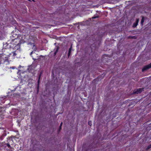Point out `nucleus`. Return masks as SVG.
<instances>
[{"label":"nucleus","instance_id":"1","mask_svg":"<svg viewBox=\"0 0 151 151\" xmlns=\"http://www.w3.org/2000/svg\"><path fill=\"white\" fill-rule=\"evenodd\" d=\"M151 68V63L149 65L144 67L142 70V72L147 70V69Z\"/></svg>","mask_w":151,"mask_h":151},{"label":"nucleus","instance_id":"2","mask_svg":"<svg viewBox=\"0 0 151 151\" xmlns=\"http://www.w3.org/2000/svg\"><path fill=\"white\" fill-rule=\"evenodd\" d=\"M143 88H139L137 89V91L134 92V93L135 94H138L141 93L142 91H143Z\"/></svg>","mask_w":151,"mask_h":151},{"label":"nucleus","instance_id":"3","mask_svg":"<svg viewBox=\"0 0 151 151\" xmlns=\"http://www.w3.org/2000/svg\"><path fill=\"white\" fill-rule=\"evenodd\" d=\"M5 55L4 54H2L0 55V60L1 61V63H3V60H4V59H5Z\"/></svg>","mask_w":151,"mask_h":151},{"label":"nucleus","instance_id":"4","mask_svg":"<svg viewBox=\"0 0 151 151\" xmlns=\"http://www.w3.org/2000/svg\"><path fill=\"white\" fill-rule=\"evenodd\" d=\"M139 22V19H137L136 20V21L135 22H134L133 24V27L134 28L136 27L137 25H138V23Z\"/></svg>","mask_w":151,"mask_h":151},{"label":"nucleus","instance_id":"5","mask_svg":"<svg viewBox=\"0 0 151 151\" xmlns=\"http://www.w3.org/2000/svg\"><path fill=\"white\" fill-rule=\"evenodd\" d=\"M4 60H3V62L2 63H9V59L8 57H6L5 58V59H4Z\"/></svg>","mask_w":151,"mask_h":151},{"label":"nucleus","instance_id":"6","mask_svg":"<svg viewBox=\"0 0 151 151\" xmlns=\"http://www.w3.org/2000/svg\"><path fill=\"white\" fill-rule=\"evenodd\" d=\"M59 49V48L58 47H56L55 48V49L54 50L55 52H54V55H56L57 53V52L58 51Z\"/></svg>","mask_w":151,"mask_h":151},{"label":"nucleus","instance_id":"7","mask_svg":"<svg viewBox=\"0 0 151 151\" xmlns=\"http://www.w3.org/2000/svg\"><path fill=\"white\" fill-rule=\"evenodd\" d=\"M144 21V17L142 16V19H141V24L142 26H143V23Z\"/></svg>","mask_w":151,"mask_h":151},{"label":"nucleus","instance_id":"8","mask_svg":"<svg viewBox=\"0 0 151 151\" xmlns=\"http://www.w3.org/2000/svg\"><path fill=\"white\" fill-rule=\"evenodd\" d=\"M42 73H40V74L39 77V78H38V87H37L38 89V88H39V83H40V80L41 75Z\"/></svg>","mask_w":151,"mask_h":151},{"label":"nucleus","instance_id":"9","mask_svg":"<svg viewBox=\"0 0 151 151\" xmlns=\"http://www.w3.org/2000/svg\"><path fill=\"white\" fill-rule=\"evenodd\" d=\"M71 50H72V47H71L69 49V51H68V57L70 56V55L71 52Z\"/></svg>","mask_w":151,"mask_h":151},{"label":"nucleus","instance_id":"10","mask_svg":"<svg viewBox=\"0 0 151 151\" xmlns=\"http://www.w3.org/2000/svg\"><path fill=\"white\" fill-rule=\"evenodd\" d=\"M63 124V122H61L60 123V126L59 129V130L60 131L61 129V127Z\"/></svg>","mask_w":151,"mask_h":151},{"label":"nucleus","instance_id":"11","mask_svg":"<svg viewBox=\"0 0 151 151\" xmlns=\"http://www.w3.org/2000/svg\"><path fill=\"white\" fill-rule=\"evenodd\" d=\"M23 42H23V40H21L20 42H19V43H18V44H17V45H19V46L22 43H23Z\"/></svg>","mask_w":151,"mask_h":151},{"label":"nucleus","instance_id":"12","mask_svg":"<svg viewBox=\"0 0 151 151\" xmlns=\"http://www.w3.org/2000/svg\"><path fill=\"white\" fill-rule=\"evenodd\" d=\"M99 17V16H94L93 17H92V18L93 19H95L96 18H98Z\"/></svg>","mask_w":151,"mask_h":151},{"label":"nucleus","instance_id":"13","mask_svg":"<svg viewBox=\"0 0 151 151\" xmlns=\"http://www.w3.org/2000/svg\"><path fill=\"white\" fill-rule=\"evenodd\" d=\"M12 53L13 54V55L14 56H15L17 54H16V53H15V51H14L12 52Z\"/></svg>","mask_w":151,"mask_h":151},{"label":"nucleus","instance_id":"14","mask_svg":"<svg viewBox=\"0 0 151 151\" xmlns=\"http://www.w3.org/2000/svg\"><path fill=\"white\" fill-rule=\"evenodd\" d=\"M6 145L9 148H10L11 147V146L9 143H7L6 144Z\"/></svg>","mask_w":151,"mask_h":151},{"label":"nucleus","instance_id":"15","mask_svg":"<svg viewBox=\"0 0 151 151\" xmlns=\"http://www.w3.org/2000/svg\"><path fill=\"white\" fill-rule=\"evenodd\" d=\"M3 138L2 136H1L0 137V141H2L3 140Z\"/></svg>","mask_w":151,"mask_h":151},{"label":"nucleus","instance_id":"16","mask_svg":"<svg viewBox=\"0 0 151 151\" xmlns=\"http://www.w3.org/2000/svg\"><path fill=\"white\" fill-rule=\"evenodd\" d=\"M6 135V134H2L1 136H2L3 138Z\"/></svg>","mask_w":151,"mask_h":151},{"label":"nucleus","instance_id":"17","mask_svg":"<svg viewBox=\"0 0 151 151\" xmlns=\"http://www.w3.org/2000/svg\"><path fill=\"white\" fill-rule=\"evenodd\" d=\"M88 123L89 125L90 126H91V124L90 123V122H88Z\"/></svg>","mask_w":151,"mask_h":151},{"label":"nucleus","instance_id":"18","mask_svg":"<svg viewBox=\"0 0 151 151\" xmlns=\"http://www.w3.org/2000/svg\"><path fill=\"white\" fill-rule=\"evenodd\" d=\"M151 147V145H150V146H148V147H147V149H149V148H150V147Z\"/></svg>","mask_w":151,"mask_h":151},{"label":"nucleus","instance_id":"19","mask_svg":"<svg viewBox=\"0 0 151 151\" xmlns=\"http://www.w3.org/2000/svg\"><path fill=\"white\" fill-rule=\"evenodd\" d=\"M33 53V51H32L30 53V55H31Z\"/></svg>","mask_w":151,"mask_h":151},{"label":"nucleus","instance_id":"20","mask_svg":"<svg viewBox=\"0 0 151 151\" xmlns=\"http://www.w3.org/2000/svg\"><path fill=\"white\" fill-rule=\"evenodd\" d=\"M33 46H34V47H35V45H33Z\"/></svg>","mask_w":151,"mask_h":151},{"label":"nucleus","instance_id":"21","mask_svg":"<svg viewBox=\"0 0 151 151\" xmlns=\"http://www.w3.org/2000/svg\"><path fill=\"white\" fill-rule=\"evenodd\" d=\"M35 48L36 49V47H35Z\"/></svg>","mask_w":151,"mask_h":151}]
</instances>
